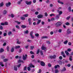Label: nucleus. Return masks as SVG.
Returning <instances> with one entry per match:
<instances>
[{
    "label": "nucleus",
    "instance_id": "1",
    "mask_svg": "<svg viewBox=\"0 0 73 73\" xmlns=\"http://www.w3.org/2000/svg\"><path fill=\"white\" fill-rule=\"evenodd\" d=\"M35 68V66H34L32 64H30L29 65V67L27 68V70L28 71L31 70V68Z\"/></svg>",
    "mask_w": 73,
    "mask_h": 73
},
{
    "label": "nucleus",
    "instance_id": "2",
    "mask_svg": "<svg viewBox=\"0 0 73 73\" xmlns=\"http://www.w3.org/2000/svg\"><path fill=\"white\" fill-rule=\"evenodd\" d=\"M61 22L58 21L55 24V25L56 27H60V25H61Z\"/></svg>",
    "mask_w": 73,
    "mask_h": 73
},
{
    "label": "nucleus",
    "instance_id": "3",
    "mask_svg": "<svg viewBox=\"0 0 73 73\" xmlns=\"http://www.w3.org/2000/svg\"><path fill=\"white\" fill-rule=\"evenodd\" d=\"M71 33V31L70 30V29H68L67 30V35H69V34H70Z\"/></svg>",
    "mask_w": 73,
    "mask_h": 73
},
{
    "label": "nucleus",
    "instance_id": "4",
    "mask_svg": "<svg viewBox=\"0 0 73 73\" xmlns=\"http://www.w3.org/2000/svg\"><path fill=\"white\" fill-rule=\"evenodd\" d=\"M30 36L31 37V38L33 39L34 38H35V36L33 35V32L31 31L30 33Z\"/></svg>",
    "mask_w": 73,
    "mask_h": 73
},
{
    "label": "nucleus",
    "instance_id": "5",
    "mask_svg": "<svg viewBox=\"0 0 73 73\" xmlns=\"http://www.w3.org/2000/svg\"><path fill=\"white\" fill-rule=\"evenodd\" d=\"M56 55H54L53 56H52V55H51L49 56V58H50L51 59H52V58H53V59L56 58Z\"/></svg>",
    "mask_w": 73,
    "mask_h": 73
},
{
    "label": "nucleus",
    "instance_id": "6",
    "mask_svg": "<svg viewBox=\"0 0 73 73\" xmlns=\"http://www.w3.org/2000/svg\"><path fill=\"white\" fill-rule=\"evenodd\" d=\"M37 17L38 19H41L43 17V15L41 14H39L37 16Z\"/></svg>",
    "mask_w": 73,
    "mask_h": 73
},
{
    "label": "nucleus",
    "instance_id": "7",
    "mask_svg": "<svg viewBox=\"0 0 73 73\" xmlns=\"http://www.w3.org/2000/svg\"><path fill=\"white\" fill-rule=\"evenodd\" d=\"M25 3L26 4H27V5H31V4H32V1H30L29 2L28 1H25Z\"/></svg>",
    "mask_w": 73,
    "mask_h": 73
},
{
    "label": "nucleus",
    "instance_id": "8",
    "mask_svg": "<svg viewBox=\"0 0 73 73\" xmlns=\"http://www.w3.org/2000/svg\"><path fill=\"white\" fill-rule=\"evenodd\" d=\"M11 5V3L10 2H9L8 3H6V5L7 7H9L10 5Z\"/></svg>",
    "mask_w": 73,
    "mask_h": 73
},
{
    "label": "nucleus",
    "instance_id": "9",
    "mask_svg": "<svg viewBox=\"0 0 73 73\" xmlns=\"http://www.w3.org/2000/svg\"><path fill=\"white\" fill-rule=\"evenodd\" d=\"M37 62H38L39 63H40V64H45V63H44V62L42 61H40V60H38Z\"/></svg>",
    "mask_w": 73,
    "mask_h": 73
},
{
    "label": "nucleus",
    "instance_id": "10",
    "mask_svg": "<svg viewBox=\"0 0 73 73\" xmlns=\"http://www.w3.org/2000/svg\"><path fill=\"white\" fill-rule=\"evenodd\" d=\"M41 49H42V50H45H45H46V48L45 47H44V46H43L41 48Z\"/></svg>",
    "mask_w": 73,
    "mask_h": 73
},
{
    "label": "nucleus",
    "instance_id": "11",
    "mask_svg": "<svg viewBox=\"0 0 73 73\" xmlns=\"http://www.w3.org/2000/svg\"><path fill=\"white\" fill-rule=\"evenodd\" d=\"M0 65L1 66L3 67L4 66H5V67H7V64H5L4 65V64H0ZM0 69H1V67L0 66Z\"/></svg>",
    "mask_w": 73,
    "mask_h": 73
},
{
    "label": "nucleus",
    "instance_id": "12",
    "mask_svg": "<svg viewBox=\"0 0 73 73\" xmlns=\"http://www.w3.org/2000/svg\"><path fill=\"white\" fill-rule=\"evenodd\" d=\"M61 55H62L63 57L65 58L66 57V56H65V54H64V52L63 51H62L61 52Z\"/></svg>",
    "mask_w": 73,
    "mask_h": 73
},
{
    "label": "nucleus",
    "instance_id": "13",
    "mask_svg": "<svg viewBox=\"0 0 73 73\" xmlns=\"http://www.w3.org/2000/svg\"><path fill=\"white\" fill-rule=\"evenodd\" d=\"M66 68H65V67H64L63 69H62L61 70V72H65V71H66Z\"/></svg>",
    "mask_w": 73,
    "mask_h": 73
},
{
    "label": "nucleus",
    "instance_id": "14",
    "mask_svg": "<svg viewBox=\"0 0 73 73\" xmlns=\"http://www.w3.org/2000/svg\"><path fill=\"white\" fill-rule=\"evenodd\" d=\"M14 69L15 70L17 71V66H14Z\"/></svg>",
    "mask_w": 73,
    "mask_h": 73
},
{
    "label": "nucleus",
    "instance_id": "15",
    "mask_svg": "<svg viewBox=\"0 0 73 73\" xmlns=\"http://www.w3.org/2000/svg\"><path fill=\"white\" fill-rule=\"evenodd\" d=\"M41 20H38V21H37L36 24L37 25H38V24H40V23H41Z\"/></svg>",
    "mask_w": 73,
    "mask_h": 73
},
{
    "label": "nucleus",
    "instance_id": "16",
    "mask_svg": "<svg viewBox=\"0 0 73 73\" xmlns=\"http://www.w3.org/2000/svg\"><path fill=\"white\" fill-rule=\"evenodd\" d=\"M20 48V46H17L15 47V48L16 49H19V48Z\"/></svg>",
    "mask_w": 73,
    "mask_h": 73
},
{
    "label": "nucleus",
    "instance_id": "17",
    "mask_svg": "<svg viewBox=\"0 0 73 73\" xmlns=\"http://www.w3.org/2000/svg\"><path fill=\"white\" fill-rule=\"evenodd\" d=\"M60 66H59V65H57L56 66V65L55 66L54 68L55 69H57V68H60Z\"/></svg>",
    "mask_w": 73,
    "mask_h": 73
},
{
    "label": "nucleus",
    "instance_id": "18",
    "mask_svg": "<svg viewBox=\"0 0 73 73\" xmlns=\"http://www.w3.org/2000/svg\"><path fill=\"white\" fill-rule=\"evenodd\" d=\"M48 37L47 36H42L41 37V39H43V38H48Z\"/></svg>",
    "mask_w": 73,
    "mask_h": 73
},
{
    "label": "nucleus",
    "instance_id": "19",
    "mask_svg": "<svg viewBox=\"0 0 73 73\" xmlns=\"http://www.w3.org/2000/svg\"><path fill=\"white\" fill-rule=\"evenodd\" d=\"M21 27L23 29L25 28H27V26L24 25H22Z\"/></svg>",
    "mask_w": 73,
    "mask_h": 73
},
{
    "label": "nucleus",
    "instance_id": "20",
    "mask_svg": "<svg viewBox=\"0 0 73 73\" xmlns=\"http://www.w3.org/2000/svg\"><path fill=\"white\" fill-rule=\"evenodd\" d=\"M60 15H56V19L58 20V19H59V17H60Z\"/></svg>",
    "mask_w": 73,
    "mask_h": 73
},
{
    "label": "nucleus",
    "instance_id": "21",
    "mask_svg": "<svg viewBox=\"0 0 73 73\" xmlns=\"http://www.w3.org/2000/svg\"><path fill=\"white\" fill-rule=\"evenodd\" d=\"M18 63H21V62H22V63H24V62L23 61L21 60H19L18 61Z\"/></svg>",
    "mask_w": 73,
    "mask_h": 73
},
{
    "label": "nucleus",
    "instance_id": "22",
    "mask_svg": "<svg viewBox=\"0 0 73 73\" xmlns=\"http://www.w3.org/2000/svg\"><path fill=\"white\" fill-rule=\"evenodd\" d=\"M24 33L25 34H28L29 33V31L28 30H26L24 32Z\"/></svg>",
    "mask_w": 73,
    "mask_h": 73
},
{
    "label": "nucleus",
    "instance_id": "23",
    "mask_svg": "<svg viewBox=\"0 0 73 73\" xmlns=\"http://www.w3.org/2000/svg\"><path fill=\"white\" fill-rule=\"evenodd\" d=\"M3 5L4 3H3V2H2L0 3V7H3Z\"/></svg>",
    "mask_w": 73,
    "mask_h": 73
},
{
    "label": "nucleus",
    "instance_id": "24",
    "mask_svg": "<svg viewBox=\"0 0 73 73\" xmlns=\"http://www.w3.org/2000/svg\"><path fill=\"white\" fill-rule=\"evenodd\" d=\"M15 49H14V47H12L11 50V52H13Z\"/></svg>",
    "mask_w": 73,
    "mask_h": 73
},
{
    "label": "nucleus",
    "instance_id": "25",
    "mask_svg": "<svg viewBox=\"0 0 73 73\" xmlns=\"http://www.w3.org/2000/svg\"><path fill=\"white\" fill-rule=\"evenodd\" d=\"M65 53H66V54L67 56H68V55H69V52H68V51L67 50L65 51Z\"/></svg>",
    "mask_w": 73,
    "mask_h": 73
},
{
    "label": "nucleus",
    "instance_id": "26",
    "mask_svg": "<svg viewBox=\"0 0 73 73\" xmlns=\"http://www.w3.org/2000/svg\"><path fill=\"white\" fill-rule=\"evenodd\" d=\"M7 11L6 10H4L3 12V15H5V14H7Z\"/></svg>",
    "mask_w": 73,
    "mask_h": 73
},
{
    "label": "nucleus",
    "instance_id": "27",
    "mask_svg": "<svg viewBox=\"0 0 73 73\" xmlns=\"http://www.w3.org/2000/svg\"><path fill=\"white\" fill-rule=\"evenodd\" d=\"M68 10L69 12H71V7H68Z\"/></svg>",
    "mask_w": 73,
    "mask_h": 73
},
{
    "label": "nucleus",
    "instance_id": "28",
    "mask_svg": "<svg viewBox=\"0 0 73 73\" xmlns=\"http://www.w3.org/2000/svg\"><path fill=\"white\" fill-rule=\"evenodd\" d=\"M72 60H73V59H72V56H70L69 57V60H70V61H72Z\"/></svg>",
    "mask_w": 73,
    "mask_h": 73
},
{
    "label": "nucleus",
    "instance_id": "29",
    "mask_svg": "<svg viewBox=\"0 0 73 73\" xmlns=\"http://www.w3.org/2000/svg\"><path fill=\"white\" fill-rule=\"evenodd\" d=\"M4 50L3 49V48H1L0 49V53H1V52H4Z\"/></svg>",
    "mask_w": 73,
    "mask_h": 73
},
{
    "label": "nucleus",
    "instance_id": "30",
    "mask_svg": "<svg viewBox=\"0 0 73 73\" xmlns=\"http://www.w3.org/2000/svg\"><path fill=\"white\" fill-rule=\"evenodd\" d=\"M23 60H26V57L25 56V55H23Z\"/></svg>",
    "mask_w": 73,
    "mask_h": 73
},
{
    "label": "nucleus",
    "instance_id": "31",
    "mask_svg": "<svg viewBox=\"0 0 73 73\" xmlns=\"http://www.w3.org/2000/svg\"><path fill=\"white\" fill-rule=\"evenodd\" d=\"M39 53H40V49H38L37 50V52L36 53V54H38Z\"/></svg>",
    "mask_w": 73,
    "mask_h": 73
},
{
    "label": "nucleus",
    "instance_id": "32",
    "mask_svg": "<svg viewBox=\"0 0 73 73\" xmlns=\"http://www.w3.org/2000/svg\"><path fill=\"white\" fill-rule=\"evenodd\" d=\"M8 60V59H3V62H7V61Z\"/></svg>",
    "mask_w": 73,
    "mask_h": 73
},
{
    "label": "nucleus",
    "instance_id": "33",
    "mask_svg": "<svg viewBox=\"0 0 73 73\" xmlns=\"http://www.w3.org/2000/svg\"><path fill=\"white\" fill-rule=\"evenodd\" d=\"M21 19L22 20H25V17H22L21 18Z\"/></svg>",
    "mask_w": 73,
    "mask_h": 73
},
{
    "label": "nucleus",
    "instance_id": "34",
    "mask_svg": "<svg viewBox=\"0 0 73 73\" xmlns=\"http://www.w3.org/2000/svg\"><path fill=\"white\" fill-rule=\"evenodd\" d=\"M68 40H66V41H65L64 42V44H67V43H68Z\"/></svg>",
    "mask_w": 73,
    "mask_h": 73
},
{
    "label": "nucleus",
    "instance_id": "35",
    "mask_svg": "<svg viewBox=\"0 0 73 73\" xmlns=\"http://www.w3.org/2000/svg\"><path fill=\"white\" fill-rule=\"evenodd\" d=\"M5 23V25H8V22H5L4 23Z\"/></svg>",
    "mask_w": 73,
    "mask_h": 73
},
{
    "label": "nucleus",
    "instance_id": "36",
    "mask_svg": "<svg viewBox=\"0 0 73 73\" xmlns=\"http://www.w3.org/2000/svg\"><path fill=\"white\" fill-rule=\"evenodd\" d=\"M0 29H1V30H2V29H3V26H2L1 25H0Z\"/></svg>",
    "mask_w": 73,
    "mask_h": 73
},
{
    "label": "nucleus",
    "instance_id": "37",
    "mask_svg": "<svg viewBox=\"0 0 73 73\" xmlns=\"http://www.w3.org/2000/svg\"><path fill=\"white\" fill-rule=\"evenodd\" d=\"M11 17H12L13 18V17H15V15H14L13 14H11Z\"/></svg>",
    "mask_w": 73,
    "mask_h": 73
},
{
    "label": "nucleus",
    "instance_id": "38",
    "mask_svg": "<svg viewBox=\"0 0 73 73\" xmlns=\"http://www.w3.org/2000/svg\"><path fill=\"white\" fill-rule=\"evenodd\" d=\"M62 13V11H60L59 12V15H61Z\"/></svg>",
    "mask_w": 73,
    "mask_h": 73
},
{
    "label": "nucleus",
    "instance_id": "39",
    "mask_svg": "<svg viewBox=\"0 0 73 73\" xmlns=\"http://www.w3.org/2000/svg\"><path fill=\"white\" fill-rule=\"evenodd\" d=\"M59 71L58 70L55 69V73H57Z\"/></svg>",
    "mask_w": 73,
    "mask_h": 73
},
{
    "label": "nucleus",
    "instance_id": "40",
    "mask_svg": "<svg viewBox=\"0 0 73 73\" xmlns=\"http://www.w3.org/2000/svg\"><path fill=\"white\" fill-rule=\"evenodd\" d=\"M70 18V16H69L66 18V20H69V19Z\"/></svg>",
    "mask_w": 73,
    "mask_h": 73
},
{
    "label": "nucleus",
    "instance_id": "41",
    "mask_svg": "<svg viewBox=\"0 0 73 73\" xmlns=\"http://www.w3.org/2000/svg\"><path fill=\"white\" fill-rule=\"evenodd\" d=\"M65 24L66 25H70V23L68 22H66L65 23Z\"/></svg>",
    "mask_w": 73,
    "mask_h": 73
},
{
    "label": "nucleus",
    "instance_id": "42",
    "mask_svg": "<svg viewBox=\"0 0 73 73\" xmlns=\"http://www.w3.org/2000/svg\"><path fill=\"white\" fill-rule=\"evenodd\" d=\"M23 16L24 17H28V14H25L23 15Z\"/></svg>",
    "mask_w": 73,
    "mask_h": 73
},
{
    "label": "nucleus",
    "instance_id": "43",
    "mask_svg": "<svg viewBox=\"0 0 73 73\" xmlns=\"http://www.w3.org/2000/svg\"><path fill=\"white\" fill-rule=\"evenodd\" d=\"M55 16V15H54V14H53V13L50 14V17H52V16Z\"/></svg>",
    "mask_w": 73,
    "mask_h": 73
},
{
    "label": "nucleus",
    "instance_id": "44",
    "mask_svg": "<svg viewBox=\"0 0 73 73\" xmlns=\"http://www.w3.org/2000/svg\"><path fill=\"white\" fill-rule=\"evenodd\" d=\"M27 42H32V40L29 39H28L27 40Z\"/></svg>",
    "mask_w": 73,
    "mask_h": 73
},
{
    "label": "nucleus",
    "instance_id": "45",
    "mask_svg": "<svg viewBox=\"0 0 73 73\" xmlns=\"http://www.w3.org/2000/svg\"><path fill=\"white\" fill-rule=\"evenodd\" d=\"M31 49H32V50H33V49H34V46H30Z\"/></svg>",
    "mask_w": 73,
    "mask_h": 73
},
{
    "label": "nucleus",
    "instance_id": "46",
    "mask_svg": "<svg viewBox=\"0 0 73 73\" xmlns=\"http://www.w3.org/2000/svg\"><path fill=\"white\" fill-rule=\"evenodd\" d=\"M11 34H12V32H11V31H9V32L8 34L9 36H11Z\"/></svg>",
    "mask_w": 73,
    "mask_h": 73
},
{
    "label": "nucleus",
    "instance_id": "47",
    "mask_svg": "<svg viewBox=\"0 0 73 73\" xmlns=\"http://www.w3.org/2000/svg\"><path fill=\"white\" fill-rule=\"evenodd\" d=\"M7 49L8 51V52L9 51V46H7Z\"/></svg>",
    "mask_w": 73,
    "mask_h": 73
},
{
    "label": "nucleus",
    "instance_id": "48",
    "mask_svg": "<svg viewBox=\"0 0 73 73\" xmlns=\"http://www.w3.org/2000/svg\"><path fill=\"white\" fill-rule=\"evenodd\" d=\"M17 44H21V42L18 40L17 42Z\"/></svg>",
    "mask_w": 73,
    "mask_h": 73
},
{
    "label": "nucleus",
    "instance_id": "49",
    "mask_svg": "<svg viewBox=\"0 0 73 73\" xmlns=\"http://www.w3.org/2000/svg\"><path fill=\"white\" fill-rule=\"evenodd\" d=\"M35 36L36 37H38V36H39V34L38 33L35 34Z\"/></svg>",
    "mask_w": 73,
    "mask_h": 73
},
{
    "label": "nucleus",
    "instance_id": "50",
    "mask_svg": "<svg viewBox=\"0 0 73 73\" xmlns=\"http://www.w3.org/2000/svg\"><path fill=\"white\" fill-rule=\"evenodd\" d=\"M44 15L46 17L48 16V13L47 12L44 13Z\"/></svg>",
    "mask_w": 73,
    "mask_h": 73
},
{
    "label": "nucleus",
    "instance_id": "51",
    "mask_svg": "<svg viewBox=\"0 0 73 73\" xmlns=\"http://www.w3.org/2000/svg\"><path fill=\"white\" fill-rule=\"evenodd\" d=\"M30 53L31 54H35V53H34V52H33V51H30Z\"/></svg>",
    "mask_w": 73,
    "mask_h": 73
},
{
    "label": "nucleus",
    "instance_id": "52",
    "mask_svg": "<svg viewBox=\"0 0 73 73\" xmlns=\"http://www.w3.org/2000/svg\"><path fill=\"white\" fill-rule=\"evenodd\" d=\"M1 25H3V26H4V25H5V24L4 23H1Z\"/></svg>",
    "mask_w": 73,
    "mask_h": 73
},
{
    "label": "nucleus",
    "instance_id": "53",
    "mask_svg": "<svg viewBox=\"0 0 73 73\" xmlns=\"http://www.w3.org/2000/svg\"><path fill=\"white\" fill-rule=\"evenodd\" d=\"M22 52V49L21 48H20L19 50V52L21 53Z\"/></svg>",
    "mask_w": 73,
    "mask_h": 73
},
{
    "label": "nucleus",
    "instance_id": "54",
    "mask_svg": "<svg viewBox=\"0 0 73 73\" xmlns=\"http://www.w3.org/2000/svg\"><path fill=\"white\" fill-rule=\"evenodd\" d=\"M68 52H70L71 51V49L70 48H68L67 49V50Z\"/></svg>",
    "mask_w": 73,
    "mask_h": 73
},
{
    "label": "nucleus",
    "instance_id": "55",
    "mask_svg": "<svg viewBox=\"0 0 73 73\" xmlns=\"http://www.w3.org/2000/svg\"><path fill=\"white\" fill-rule=\"evenodd\" d=\"M40 53L41 55L42 56V55H43V52H42V51H41L40 52Z\"/></svg>",
    "mask_w": 73,
    "mask_h": 73
},
{
    "label": "nucleus",
    "instance_id": "56",
    "mask_svg": "<svg viewBox=\"0 0 73 73\" xmlns=\"http://www.w3.org/2000/svg\"><path fill=\"white\" fill-rule=\"evenodd\" d=\"M7 35V34L6 33H4L3 34L4 36H6V35Z\"/></svg>",
    "mask_w": 73,
    "mask_h": 73
},
{
    "label": "nucleus",
    "instance_id": "57",
    "mask_svg": "<svg viewBox=\"0 0 73 73\" xmlns=\"http://www.w3.org/2000/svg\"><path fill=\"white\" fill-rule=\"evenodd\" d=\"M16 23H17L18 24H20V22H18L17 21H15Z\"/></svg>",
    "mask_w": 73,
    "mask_h": 73
},
{
    "label": "nucleus",
    "instance_id": "58",
    "mask_svg": "<svg viewBox=\"0 0 73 73\" xmlns=\"http://www.w3.org/2000/svg\"><path fill=\"white\" fill-rule=\"evenodd\" d=\"M24 70H27V67H25L23 69Z\"/></svg>",
    "mask_w": 73,
    "mask_h": 73
},
{
    "label": "nucleus",
    "instance_id": "59",
    "mask_svg": "<svg viewBox=\"0 0 73 73\" xmlns=\"http://www.w3.org/2000/svg\"><path fill=\"white\" fill-rule=\"evenodd\" d=\"M31 58H35V56L33 55H32L31 56Z\"/></svg>",
    "mask_w": 73,
    "mask_h": 73
},
{
    "label": "nucleus",
    "instance_id": "60",
    "mask_svg": "<svg viewBox=\"0 0 73 73\" xmlns=\"http://www.w3.org/2000/svg\"><path fill=\"white\" fill-rule=\"evenodd\" d=\"M21 1H19L18 2V3H17L18 4H19V5H20V4H21Z\"/></svg>",
    "mask_w": 73,
    "mask_h": 73
},
{
    "label": "nucleus",
    "instance_id": "61",
    "mask_svg": "<svg viewBox=\"0 0 73 73\" xmlns=\"http://www.w3.org/2000/svg\"><path fill=\"white\" fill-rule=\"evenodd\" d=\"M35 15H37L38 14V11H36L35 13Z\"/></svg>",
    "mask_w": 73,
    "mask_h": 73
},
{
    "label": "nucleus",
    "instance_id": "62",
    "mask_svg": "<svg viewBox=\"0 0 73 73\" xmlns=\"http://www.w3.org/2000/svg\"><path fill=\"white\" fill-rule=\"evenodd\" d=\"M33 62H37V60L35 59L33 60Z\"/></svg>",
    "mask_w": 73,
    "mask_h": 73
},
{
    "label": "nucleus",
    "instance_id": "63",
    "mask_svg": "<svg viewBox=\"0 0 73 73\" xmlns=\"http://www.w3.org/2000/svg\"><path fill=\"white\" fill-rule=\"evenodd\" d=\"M39 72H38V73H41V70L40 69L39 70Z\"/></svg>",
    "mask_w": 73,
    "mask_h": 73
},
{
    "label": "nucleus",
    "instance_id": "64",
    "mask_svg": "<svg viewBox=\"0 0 73 73\" xmlns=\"http://www.w3.org/2000/svg\"><path fill=\"white\" fill-rule=\"evenodd\" d=\"M58 32L59 33H61V29H59L58 30Z\"/></svg>",
    "mask_w": 73,
    "mask_h": 73
}]
</instances>
